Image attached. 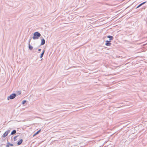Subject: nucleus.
<instances>
[{
	"mask_svg": "<svg viewBox=\"0 0 147 147\" xmlns=\"http://www.w3.org/2000/svg\"><path fill=\"white\" fill-rule=\"evenodd\" d=\"M41 35L40 33L38 32H36L34 33L33 38L34 40L37 39Z\"/></svg>",
	"mask_w": 147,
	"mask_h": 147,
	"instance_id": "nucleus-1",
	"label": "nucleus"
},
{
	"mask_svg": "<svg viewBox=\"0 0 147 147\" xmlns=\"http://www.w3.org/2000/svg\"><path fill=\"white\" fill-rule=\"evenodd\" d=\"M16 96V94L13 93L7 97V99L8 100H9V99H14Z\"/></svg>",
	"mask_w": 147,
	"mask_h": 147,
	"instance_id": "nucleus-2",
	"label": "nucleus"
},
{
	"mask_svg": "<svg viewBox=\"0 0 147 147\" xmlns=\"http://www.w3.org/2000/svg\"><path fill=\"white\" fill-rule=\"evenodd\" d=\"M9 132L10 130H8L7 131L3 134V135L2 136V137L3 138L5 137L8 135Z\"/></svg>",
	"mask_w": 147,
	"mask_h": 147,
	"instance_id": "nucleus-3",
	"label": "nucleus"
},
{
	"mask_svg": "<svg viewBox=\"0 0 147 147\" xmlns=\"http://www.w3.org/2000/svg\"><path fill=\"white\" fill-rule=\"evenodd\" d=\"M110 41H108L107 40L106 41L105 45L107 46H110L111 44L110 42Z\"/></svg>",
	"mask_w": 147,
	"mask_h": 147,
	"instance_id": "nucleus-4",
	"label": "nucleus"
},
{
	"mask_svg": "<svg viewBox=\"0 0 147 147\" xmlns=\"http://www.w3.org/2000/svg\"><path fill=\"white\" fill-rule=\"evenodd\" d=\"M45 40L44 38H43L41 40V42L40 43V45H43L45 44Z\"/></svg>",
	"mask_w": 147,
	"mask_h": 147,
	"instance_id": "nucleus-5",
	"label": "nucleus"
},
{
	"mask_svg": "<svg viewBox=\"0 0 147 147\" xmlns=\"http://www.w3.org/2000/svg\"><path fill=\"white\" fill-rule=\"evenodd\" d=\"M107 37L109 38V41H110L111 40H113V37L111 36H107Z\"/></svg>",
	"mask_w": 147,
	"mask_h": 147,
	"instance_id": "nucleus-6",
	"label": "nucleus"
},
{
	"mask_svg": "<svg viewBox=\"0 0 147 147\" xmlns=\"http://www.w3.org/2000/svg\"><path fill=\"white\" fill-rule=\"evenodd\" d=\"M13 144H11L9 142H8L7 144V145L6 146V147H9V146H13Z\"/></svg>",
	"mask_w": 147,
	"mask_h": 147,
	"instance_id": "nucleus-7",
	"label": "nucleus"
},
{
	"mask_svg": "<svg viewBox=\"0 0 147 147\" xmlns=\"http://www.w3.org/2000/svg\"><path fill=\"white\" fill-rule=\"evenodd\" d=\"M23 142L22 139H20L19 141H18L17 143V144L18 145H20Z\"/></svg>",
	"mask_w": 147,
	"mask_h": 147,
	"instance_id": "nucleus-8",
	"label": "nucleus"
},
{
	"mask_svg": "<svg viewBox=\"0 0 147 147\" xmlns=\"http://www.w3.org/2000/svg\"><path fill=\"white\" fill-rule=\"evenodd\" d=\"M146 3V2L145 1V2H144L143 3H141L136 7V9L140 7L142 5H143V4H145Z\"/></svg>",
	"mask_w": 147,
	"mask_h": 147,
	"instance_id": "nucleus-9",
	"label": "nucleus"
},
{
	"mask_svg": "<svg viewBox=\"0 0 147 147\" xmlns=\"http://www.w3.org/2000/svg\"><path fill=\"white\" fill-rule=\"evenodd\" d=\"M28 47L30 50H31L33 49V47L32 46L30 45V44L28 43Z\"/></svg>",
	"mask_w": 147,
	"mask_h": 147,
	"instance_id": "nucleus-10",
	"label": "nucleus"
},
{
	"mask_svg": "<svg viewBox=\"0 0 147 147\" xmlns=\"http://www.w3.org/2000/svg\"><path fill=\"white\" fill-rule=\"evenodd\" d=\"M16 130H13L11 132V134L13 135L16 134Z\"/></svg>",
	"mask_w": 147,
	"mask_h": 147,
	"instance_id": "nucleus-11",
	"label": "nucleus"
},
{
	"mask_svg": "<svg viewBox=\"0 0 147 147\" xmlns=\"http://www.w3.org/2000/svg\"><path fill=\"white\" fill-rule=\"evenodd\" d=\"M45 53V51L43 50V52L41 54L40 56V58H41L43 56L44 53Z\"/></svg>",
	"mask_w": 147,
	"mask_h": 147,
	"instance_id": "nucleus-12",
	"label": "nucleus"
},
{
	"mask_svg": "<svg viewBox=\"0 0 147 147\" xmlns=\"http://www.w3.org/2000/svg\"><path fill=\"white\" fill-rule=\"evenodd\" d=\"M17 93L18 95H20L21 94V91H18L17 92Z\"/></svg>",
	"mask_w": 147,
	"mask_h": 147,
	"instance_id": "nucleus-13",
	"label": "nucleus"
},
{
	"mask_svg": "<svg viewBox=\"0 0 147 147\" xmlns=\"http://www.w3.org/2000/svg\"><path fill=\"white\" fill-rule=\"evenodd\" d=\"M40 131L41 130L40 129L39 130H38V131H37L35 133V134L36 135L38 134Z\"/></svg>",
	"mask_w": 147,
	"mask_h": 147,
	"instance_id": "nucleus-14",
	"label": "nucleus"
},
{
	"mask_svg": "<svg viewBox=\"0 0 147 147\" xmlns=\"http://www.w3.org/2000/svg\"><path fill=\"white\" fill-rule=\"evenodd\" d=\"M26 102V101L25 100H23L22 102V104H24Z\"/></svg>",
	"mask_w": 147,
	"mask_h": 147,
	"instance_id": "nucleus-15",
	"label": "nucleus"
},
{
	"mask_svg": "<svg viewBox=\"0 0 147 147\" xmlns=\"http://www.w3.org/2000/svg\"><path fill=\"white\" fill-rule=\"evenodd\" d=\"M17 136H15L14 137V140L15 141V139L17 137Z\"/></svg>",
	"mask_w": 147,
	"mask_h": 147,
	"instance_id": "nucleus-16",
	"label": "nucleus"
},
{
	"mask_svg": "<svg viewBox=\"0 0 147 147\" xmlns=\"http://www.w3.org/2000/svg\"><path fill=\"white\" fill-rule=\"evenodd\" d=\"M31 40V38H30V39H29V42H28V43H29V44H30V42Z\"/></svg>",
	"mask_w": 147,
	"mask_h": 147,
	"instance_id": "nucleus-17",
	"label": "nucleus"
},
{
	"mask_svg": "<svg viewBox=\"0 0 147 147\" xmlns=\"http://www.w3.org/2000/svg\"><path fill=\"white\" fill-rule=\"evenodd\" d=\"M41 51V49H38V51Z\"/></svg>",
	"mask_w": 147,
	"mask_h": 147,
	"instance_id": "nucleus-18",
	"label": "nucleus"
},
{
	"mask_svg": "<svg viewBox=\"0 0 147 147\" xmlns=\"http://www.w3.org/2000/svg\"><path fill=\"white\" fill-rule=\"evenodd\" d=\"M36 134H35V133L33 135V136H36Z\"/></svg>",
	"mask_w": 147,
	"mask_h": 147,
	"instance_id": "nucleus-19",
	"label": "nucleus"
}]
</instances>
